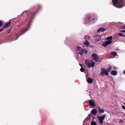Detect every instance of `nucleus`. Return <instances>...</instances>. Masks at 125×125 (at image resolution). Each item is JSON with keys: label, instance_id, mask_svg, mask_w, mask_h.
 <instances>
[{"label": "nucleus", "instance_id": "15", "mask_svg": "<svg viewBox=\"0 0 125 125\" xmlns=\"http://www.w3.org/2000/svg\"><path fill=\"white\" fill-rule=\"evenodd\" d=\"M105 115H104L101 116H98L99 120H103L105 118Z\"/></svg>", "mask_w": 125, "mask_h": 125}, {"label": "nucleus", "instance_id": "37", "mask_svg": "<svg viewBox=\"0 0 125 125\" xmlns=\"http://www.w3.org/2000/svg\"><path fill=\"white\" fill-rule=\"evenodd\" d=\"M79 65H80V66H81V67H83L81 63H79Z\"/></svg>", "mask_w": 125, "mask_h": 125}, {"label": "nucleus", "instance_id": "30", "mask_svg": "<svg viewBox=\"0 0 125 125\" xmlns=\"http://www.w3.org/2000/svg\"><path fill=\"white\" fill-rule=\"evenodd\" d=\"M3 25V23L2 21L0 20V27L1 26Z\"/></svg>", "mask_w": 125, "mask_h": 125}, {"label": "nucleus", "instance_id": "22", "mask_svg": "<svg viewBox=\"0 0 125 125\" xmlns=\"http://www.w3.org/2000/svg\"><path fill=\"white\" fill-rule=\"evenodd\" d=\"M118 35L120 36L125 37V35L121 33H118Z\"/></svg>", "mask_w": 125, "mask_h": 125}, {"label": "nucleus", "instance_id": "32", "mask_svg": "<svg viewBox=\"0 0 125 125\" xmlns=\"http://www.w3.org/2000/svg\"><path fill=\"white\" fill-rule=\"evenodd\" d=\"M121 32H124L125 33V30H122L120 31Z\"/></svg>", "mask_w": 125, "mask_h": 125}, {"label": "nucleus", "instance_id": "40", "mask_svg": "<svg viewBox=\"0 0 125 125\" xmlns=\"http://www.w3.org/2000/svg\"><path fill=\"white\" fill-rule=\"evenodd\" d=\"M119 23H121V22H119Z\"/></svg>", "mask_w": 125, "mask_h": 125}, {"label": "nucleus", "instance_id": "26", "mask_svg": "<svg viewBox=\"0 0 125 125\" xmlns=\"http://www.w3.org/2000/svg\"><path fill=\"white\" fill-rule=\"evenodd\" d=\"M77 51H80L81 50H82V48L81 47L78 46L77 47Z\"/></svg>", "mask_w": 125, "mask_h": 125}, {"label": "nucleus", "instance_id": "9", "mask_svg": "<svg viewBox=\"0 0 125 125\" xmlns=\"http://www.w3.org/2000/svg\"><path fill=\"white\" fill-rule=\"evenodd\" d=\"M11 22L10 21L8 23L6 24H5L3 25V28H6L9 27L11 25Z\"/></svg>", "mask_w": 125, "mask_h": 125}, {"label": "nucleus", "instance_id": "14", "mask_svg": "<svg viewBox=\"0 0 125 125\" xmlns=\"http://www.w3.org/2000/svg\"><path fill=\"white\" fill-rule=\"evenodd\" d=\"M101 35L97 36V37L95 39V41L97 42L99 41H100L101 39Z\"/></svg>", "mask_w": 125, "mask_h": 125}, {"label": "nucleus", "instance_id": "12", "mask_svg": "<svg viewBox=\"0 0 125 125\" xmlns=\"http://www.w3.org/2000/svg\"><path fill=\"white\" fill-rule=\"evenodd\" d=\"M87 81L88 83H91L93 82V80L91 78L88 77L87 80Z\"/></svg>", "mask_w": 125, "mask_h": 125}, {"label": "nucleus", "instance_id": "18", "mask_svg": "<svg viewBox=\"0 0 125 125\" xmlns=\"http://www.w3.org/2000/svg\"><path fill=\"white\" fill-rule=\"evenodd\" d=\"M90 38V36L88 35H86L84 37V39L86 40H87Z\"/></svg>", "mask_w": 125, "mask_h": 125}, {"label": "nucleus", "instance_id": "23", "mask_svg": "<svg viewBox=\"0 0 125 125\" xmlns=\"http://www.w3.org/2000/svg\"><path fill=\"white\" fill-rule=\"evenodd\" d=\"M83 52V53L84 52L85 53H87L88 52V51L86 49H82Z\"/></svg>", "mask_w": 125, "mask_h": 125}, {"label": "nucleus", "instance_id": "31", "mask_svg": "<svg viewBox=\"0 0 125 125\" xmlns=\"http://www.w3.org/2000/svg\"><path fill=\"white\" fill-rule=\"evenodd\" d=\"M91 15L90 16H89L88 17V19L89 20H91Z\"/></svg>", "mask_w": 125, "mask_h": 125}, {"label": "nucleus", "instance_id": "28", "mask_svg": "<svg viewBox=\"0 0 125 125\" xmlns=\"http://www.w3.org/2000/svg\"><path fill=\"white\" fill-rule=\"evenodd\" d=\"M100 124H103V120H99Z\"/></svg>", "mask_w": 125, "mask_h": 125}, {"label": "nucleus", "instance_id": "3", "mask_svg": "<svg viewBox=\"0 0 125 125\" xmlns=\"http://www.w3.org/2000/svg\"><path fill=\"white\" fill-rule=\"evenodd\" d=\"M101 73L100 75L102 76H104V74L105 75L108 76V71H107L105 68H101Z\"/></svg>", "mask_w": 125, "mask_h": 125}, {"label": "nucleus", "instance_id": "39", "mask_svg": "<svg viewBox=\"0 0 125 125\" xmlns=\"http://www.w3.org/2000/svg\"><path fill=\"white\" fill-rule=\"evenodd\" d=\"M114 69H116L115 68V67H114Z\"/></svg>", "mask_w": 125, "mask_h": 125}, {"label": "nucleus", "instance_id": "5", "mask_svg": "<svg viewBox=\"0 0 125 125\" xmlns=\"http://www.w3.org/2000/svg\"><path fill=\"white\" fill-rule=\"evenodd\" d=\"M112 42V41L110 40H107L105 42L103 43L102 45L104 47H106L107 46L109 45Z\"/></svg>", "mask_w": 125, "mask_h": 125}, {"label": "nucleus", "instance_id": "24", "mask_svg": "<svg viewBox=\"0 0 125 125\" xmlns=\"http://www.w3.org/2000/svg\"><path fill=\"white\" fill-rule=\"evenodd\" d=\"M42 7L40 5H38L37 6V8L38 10H39Z\"/></svg>", "mask_w": 125, "mask_h": 125}, {"label": "nucleus", "instance_id": "16", "mask_svg": "<svg viewBox=\"0 0 125 125\" xmlns=\"http://www.w3.org/2000/svg\"><path fill=\"white\" fill-rule=\"evenodd\" d=\"M117 73V71L115 70H113L112 71L111 74L113 75H116Z\"/></svg>", "mask_w": 125, "mask_h": 125}, {"label": "nucleus", "instance_id": "20", "mask_svg": "<svg viewBox=\"0 0 125 125\" xmlns=\"http://www.w3.org/2000/svg\"><path fill=\"white\" fill-rule=\"evenodd\" d=\"M112 36H110L108 37L107 38V40H108L111 41V40H112Z\"/></svg>", "mask_w": 125, "mask_h": 125}, {"label": "nucleus", "instance_id": "17", "mask_svg": "<svg viewBox=\"0 0 125 125\" xmlns=\"http://www.w3.org/2000/svg\"><path fill=\"white\" fill-rule=\"evenodd\" d=\"M110 54L111 55L114 56H116L117 54V53L116 52H110Z\"/></svg>", "mask_w": 125, "mask_h": 125}, {"label": "nucleus", "instance_id": "7", "mask_svg": "<svg viewBox=\"0 0 125 125\" xmlns=\"http://www.w3.org/2000/svg\"><path fill=\"white\" fill-rule=\"evenodd\" d=\"M89 103L90 105L92 107H94L95 106V104L94 101L92 100H89Z\"/></svg>", "mask_w": 125, "mask_h": 125}, {"label": "nucleus", "instance_id": "1", "mask_svg": "<svg viewBox=\"0 0 125 125\" xmlns=\"http://www.w3.org/2000/svg\"><path fill=\"white\" fill-rule=\"evenodd\" d=\"M113 3L115 6L119 8H121L125 6V0H112Z\"/></svg>", "mask_w": 125, "mask_h": 125}, {"label": "nucleus", "instance_id": "25", "mask_svg": "<svg viewBox=\"0 0 125 125\" xmlns=\"http://www.w3.org/2000/svg\"><path fill=\"white\" fill-rule=\"evenodd\" d=\"M84 44L87 46H88L89 44V42L87 41H86L84 43Z\"/></svg>", "mask_w": 125, "mask_h": 125}, {"label": "nucleus", "instance_id": "35", "mask_svg": "<svg viewBox=\"0 0 125 125\" xmlns=\"http://www.w3.org/2000/svg\"><path fill=\"white\" fill-rule=\"evenodd\" d=\"M122 108L124 109L125 110V106L124 105L123 106H122Z\"/></svg>", "mask_w": 125, "mask_h": 125}, {"label": "nucleus", "instance_id": "42", "mask_svg": "<svg viewBox=\"0 0 125 125\" xmlns=\"http://www.w3.org/2000/svg\"><path fill=\"white\" fill-rule=\"evenodd\" d=\"M93 20H94V19H93Z\"/></svg>", "mask_w": 125, "mask_h": 125}, {"label": "nucleus", "instance_id": "13", "mask_svg": "<svg viewBox=\"0 0 125 125\" xmlns=\"http://www.w3.org/2000/svg\"><path fill=\"white\" fill-rule=\"evenodd\" d=\"M91 113L92 114L95 115L97 113V111L95 109H93L91 110Z\"/></svg>", "mask_w": 125, "mask_h": 125}, {"label": "nucleus", "instance_id": "33", "mask_svg": "<svg viewBox=\"0 0 125 125\" xmlns=\"http://www.w3.org/2000/svg\"><path fill=\"white\" fill-rule=\"evenodd\" d=\"M4 30V29L3 28L0 29V32H1Z\"/></svg>", "mask_w": 125, "mask_h": 125}, {"label": "nucleus", "instance_id": "6", "mask_svg": "<svg viewBox=\"0 0 125 125\" xmlns=\"http://www.w3.org/2000/svg\"><path fill=\"white\" fill-rule=\"evenodd\" d=\"M27 30V29L26 28L24 29L23 30L21 29L20 30L21 32L19 34V35L17 37V38L21 35L23 34Z\"/></svg>", "mask_w": 125, "mask_h": 125}, {"label": "nucleus", "instance_id": "19", "mask_svg": "<svg viewBox=\"0 0 125 125\" xmlns=\"http://www.w3.org/2000/svg\"><path fill=\"white\" fill-rule=\"evenodd\" d=\"M77 53L78 54H79L81 55H82L83 53L82 49L81 51H80L79 52H78Z\"/></svg>", "mask_w": 125, "mask_h": 125}, {"label": "nucleus", "instance_id": "27", "mask_svg": "<svg viewBox=\"0 0 125 125\" xmlns=\"http://www.w3.org/2000/svg\"><path fill=\"white\" fill-rule=\"evenodd\" d=\"M80 70L81 72H84V69L83 67H81L80 69Z\"/></svg>", "mask_w": 125, "mask_h": 125}, {"label": "nucleus", "instance_id": "8", "mask_svg": "<svg viewBox=\"0 0 125 125\" xmlns=\"http://www.w3.org/2000/svg\"><path fill=\"white\" fill-rule=\"evenodd\" d=\"M37 12H31L29 14V15L31 16L30 18L32 19L34 17L36 13Z\"/></svg>", "mask_w": 125, "mask_h": 125}, {"label": "nucleus", "instance_id": "29", "mask_svg": "<svg viewBox=\"0 0 125 125\" xmlns=\"http://www.w3.org/2000/svg\"><path fill=\"white\" fill-rule=\"evenodd\" d=\"M111 68L110 67H109V68L108 69L106 70L107 71H108L109 73V72L111 70Z\"/></svg>", "mask_w": 125, "mask_h": 125}, {"label": "nucleus", "instance_id": "2", "mask_svg": "<svg viewBox=\"0 0 125 125\" xmlns=\"http://www.w3.org/2000/svg\"><path fill=\"white\" fill-rule=\"evenodd\" d=\"M85 63L86 66L89 68L93 67L95 65V63L92 60H91L90 62L89 60L88 59L85 60Z\"/></svg>", "mask_w": 125, "mask_h": 125}, {"label": "nucleus", "instance_id": "36", "mask_svg": "<svg viewBox=\"0 0 125 125\" xmlns=\"http://www.w3.org/2000/svg\"><path fill=\"white\" fill-rule=\"evenodd\" d=\"M123 121L122 120H121L119 121V123H123Z\"/></svg>", "mask_w": 125, "mask_h": 125}, {"label": "nucleus", "instance_id": "21", "mask_svg": "<svg viewBox=\"0 0 125 125\" xmlns=\"http://www.w3.org/2000/svg\"><path fill=\"white\" fill-rule=\"evenodd\" d=\"M91 125H97V123L95 122L94 121H92L91 122Z\"/></svg>", "mask_w": 125, "mask_h": 125}, {"label": "nucleus", "instance_id": "4", "mask_svg": "<svg viewBox=\"0 0 125 125\" xmlns=\"http://www.w3.org/2000/svg\"><path fill=\"white\" fill-rule=\"evenodd\" d=\"M92 58L95 62H97L98 60V57L95 53H93L92 55Z\"/></svg>", "mask_w": 125, "mask_h": 125}, {"label": "nucleus", "instance_id": "41", "mask_svg": "<svg viewBox=\"0 0 125 125\" xmlns=\"http://www.w3.org/2000/svg\"><path fill=\"white\" fill-rule=\"evenodd\" d=\"M89 115H91V114Z\"/></svg>", "mask_w": 125, "mask_h": 125}, {"label": "nucleus", "instance_id": "34", "mask_svg": "<svg viewBox=\"0 0 125 125\" xmlns=\"http://www.w3.org/2000/svg\"><path fill=\"white\" fill-rule=\"evenodd\" d=\"M122 28L123 29H125V24L123 27H122Z\"/></svg>", "mask_w": 125, "mask_h": 125}, {"label": "nucleus", "instance_id": "38", "mask_svg": "<svg viewBox=\"0 0 125 125\" xmlns=\"http://www.w3.org/2000/svg\"><path fill=\"white\" fill-rule=\"evenodd\" d=\"M123 73L124 74H125V70H124L123 72Z\"/></svg>", "mask_w": 125, "mask_h": 125}, {"label": "nucleus", "instance_id": "11", "mask_svg": "<svg viewBox=\"0 0 125 125\" xmlns=\"http://www.w3.org/2000/svg\"><path fill=\"white\" fill-rule=\"evenodd\" d=\"M106 30V29L104 28H99L97 30V32H99L100 31L103 32Z\"/></svg>", "mask_w": 125, "mask_h": 125}, {"label": "nucleus", "instance_id": "10", "mask_svg": "<svg viewBox=\"0 0 125 125\" xmlns=\"http://www.w3.org/2000/svg\"><path fill=\"white\" fill-rule=\"evenodd\" d=\"M98 112L100 114H102L104 112V110L103 109H102L101 108L99 107L98 108Z\"/></svg>", "mask_w": 125, "mask_h": 125}]
</instances>
